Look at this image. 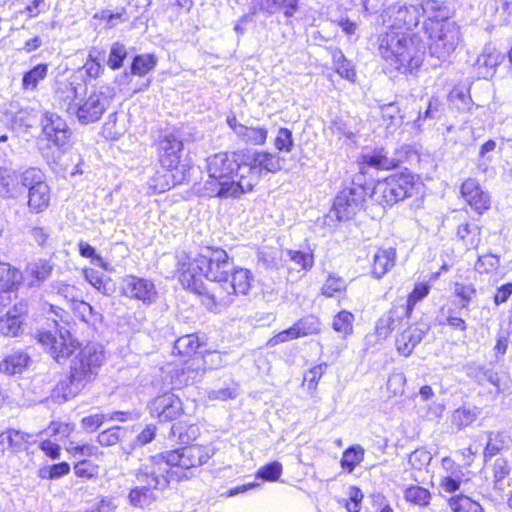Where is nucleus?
<instances>
[{
	"label": "nucleus",
	"mask_w": 512,
	"mask_h": 512,
	"mask_svg": "<svg viewBox=\"0 0 512 512\" xmlns=\"http://www.w3.org/2000/svg\"><path fill=\"white\" fill-rule=\"evenodd\" d=\"M178 278L184 288L202 297L212 311L229 307L238 295H247L253 276L250 270L234 268L222 248L203 247L192 257L185 251L176 254Z\"/></svg>",
	"instance_id": "obj_1"
},
{
	"label": "nucleus",
	"mask_w": 512,
	"mask_h": 512,
	"mask_svg": "<svg viewBox=\"0 0 512 512\" xmlns=\"http://www.w3.org/2000/svg\"><path fill=\"white\" fill-rule=\"evenodd\" d=\"M205 161L208 173V180L203 185L205 195L228 199L251 192V184L245 181L242 151L219 152Z\"/></svg>",
	"instance_id": "obj_2"
},
{
	"label": "nucleus",
	"mask_w": 512,
	"mask_h": 512,
	"mask_svg": "<svg viewBox=\"0 0 512 512\" xmlns=\"http://www.w3.org/2000/svg\"><path fill=\"white\" fill-rule=\"evenodd\" d=\"M84 87L72 82H60L55 91V103L69 116L76 117L84 125L99 121L115 97L114 88L101 85L87 96H82Z\"/></svg>",
	"instance_id": "obj_3"
},
{
	"label": "nucleus",
	"mask_w": 512,
	"mask_h": 512,
	"mask_svg": "<svg viewBox=\"0 0 512 512\" xmlns=\"http://www.w3.org/2000/svg\"><path fill=\"white\" fill-rule=\"evenodd\" d=\"M379 53L396 70L412 73L421 66L425 51L418 34H382Z\"/></svg>",
	"instance_id": "obj_4"
},
{
	"label": "nucleus",
	"mask_w": 512,
	"mask_h": 512,
	"mask_svg": "<svg viewBox=\"0 0 512 512\" xmlns=\"http://www.w3.org/2000/svg\"><path fill=\"white\" fill-rule=\"evenodd\" d=\"M213 454V450L207 446L189 445L151 456V458L157 466H160V463L166 465L167 479L171 482L188 479L186 471L206 464Z\"/></svg>",
	"instance_id": "obj_5"
},
{
	"label": "nucleus",
	"mask_w": 512,
	"mask_h": 512,
	"mask_svg": "<svg viewBox=\"0 0 512 512\" xmlns=\"http://www.w3.org/2000/svg\"><path fill=\"white\" fill-rule=\"evenodd\" d=\"M166 465L154 463L151 457L135 470V478L139 485L128 494L129 503L136 508L144 509L156 500L154 490L166 489L170 482L167 479Z\"/></svg>",
	"instance_id": "obj_6"
},
{
	"label": "nucleus",
	"mask_w": 512,
	"mask_h": 512,
	"mask_svg": "<svg viewBox=\"0 0 512 512\" xmlns=\"http://www.w3.org/2000/svg\"><path fill=\"white\" fill-rule=\"evenodd\" d=\"M242 155L245 181L251 184V191L263 174H275L282 170L284 159L278 153L246 149Z\"/></svg>",
	"instance_id": "obj_7"
},
{
	"label": "nucleus",
	"mask_w": 512,
	"mask_h": 512,
	"mask_svg": "<svg viewBox=\"0 0 512 512\" xmlns=\"http://www.w3.org/2000/svg\"><path fill=\"white\" fill-rule=\"evenodd\" d=\"M359 190V195L363 193L370 197L373 196L374 190H376L375 193L380 192L386 204L392 205L412 195L414 182L411 175H393L388 177L384 182L378 183L376 187H374L373 180L365 182L364 185H360ZM356 194H358V192L354 189V195Z\"/></svg>",
	"instance_id": "obj_8"
},
{
	"label": "nucleus",
	"mask_w": 512,
	"mask_h": 512,
	"mask_svg": "<svg viewBox=\"0 0 512 512\" xmlns=\"http://www.w3.org/2000/svg\"><path fill=\"white\" fill-rule=\"evenodd\" d=\"M104 361L102 347L97 344H88L72 359L70 374L86 388L97 378Z\"/></svg>",
	"instance_id": "obj_9"
},
{
	"label": "nucleus",
	"mask_w": 512,
	"mask_h": 512,
	"mask_svg": "<svg viewBox=\"0 0 512 512\" xmlns=\"http://www.w3.org/2000/svg\"><path fill=\"white\" fill-rule=\"evenodd\" d=\"M37 339L45 347L49 355L59 364H64L79 348L68 329L55 322L54 330L39 331Z\"/></svg>",
	"instance_id": "obj_10"
},
{
	"label": "nucleus",
	"mask_w": 512,
	"mask_h": 512,
	"mask_svg": "<svg viewBox=\"0 0 512 512\" xmlns=\"http://www.w3.org/2000/svg\"><path fill=\"white\" fill-rule=\"evenodd\" d=\"M41 124L47 140L52 142L57 148L65 150L71 138V131L65 120L56 113L46 112L43 115Z\"/></svg>",
	"instance_id": "obj_11"
},
{
	"label": "nucleus",
	"mask_w": 512,
	"mask_h": 512,
	"mask_svg": "<svg viewBox=\"0 0 512 512\" xmlns=\"http://www.w3.org/2000/svg\"><path fill=\"white\" fill-rule=\"evenodd\" d=\"M149 410L160 422L172 421L183 413V404L177 395L164 393L150 402Z\"/></svg>",
	"instance_id": "obj_12"
},
{
	"label": "nucleus",
	"mask_w": 512,
	"mask_h": 512,
	"mask_svg": "<svg viewBox=\"0 0 512 512\" xmlns=\"http://www.w3.org/2000/svg\"><path fill=\"white\" fill-rule=\"evenodd\" d=\"M121 290L126 297L142 301L145 304H151L157 298V291L151 280L133 275L123 278Z\"/></svg>",
	"instance_id": "obj_13"
},
{
	"label": "nucleus",
	"mask_w": 512,
	"mask_h": 512,
	"mask_svg": "<svg viewBox=\"0 0 512 512\" xmlns=\"http://www.w3.org/2000/svg\"><path fill=\"white\" fill-rule=\"evenodd\" d=\"M183 142L175 132L167 133L159 141V161L163 168L171 171L180 163Z\"/></svg>",
	"instance_id": "obj_14"
},
{
	"label": "nucleus",
	"mask_w": 512,
	"mask_h": 512,
	"mask_svg": "<svg viewBox=\"0 0 512 512\" xmlns=\"http://www.w3.org/2000/svg\"><path fill=\"white\" fill-rule=\"evenodd\" d=\"M458 43L457 34H429L427 40L430 55L441 61L453 53Z\"/></svg>",
	"instance_id": "obj_15"
},
{
	"label": "nucleus",
	"mask_w": 512,
	"mask_h": 512,
	"mask_svg": "<svg viewBox=\"0 0 512 512\" xmlns=\"http://www.w3.org/2000/svg\"><path fill=\"white\" fill-rule=\"evenodd\" d=\"M408 309L404 305H393L389 311L384 313L376 323L375 332L381 339H386L390 333L408 318Z\"/></svg>",
	"instance_id": "obj_16"
},
{
	"label": "nucleus",
	"mask_w": 512,
	"mask_h": 512,
	"mask_svg": "<svg viewBox=\"0 0 512 512\" xmlns=\"http://www.w3.org/2000/svg\"><path fill=\"white\" fill-rule=\"evenodd\" d=\"M397 251L394 247L378 248L372 256L370 274L375 279L383 278L396 264Z\"/></svg>",
	"instance_id": "obj_17"
},
{
	"label": "nucleus",
	"mask_w": 512,
	"mask_h": 512,
	"mask_svg": "<svg viewBox=\"0 0 512 512\" xmlns=\"http://www.w3.org/2000/svg\"><path fill=\"white\" fill-rule=\"evenodd\" d=\"M461 194L465 201L478 213L489 209L490 196L484 192L474 179H467L461 186Z\"/></svg>",
	"instance_id": "obj_18"
},
{
	"label": "nucleus",
	"mask_w": 512,
	"mask_h": 512,
	"mask_svg": "<svg viewBox=\"0 0 512 512\" xmlns=\"http://www.w3.org/2000/svg\"><path fill=\"white\" fill-rule=\"evenodd\" d=\"M130 13L123 8L115 10H102L93 17V25L95 29H115L119 24L130 21Z\"/></svg>",
	"instance_id": "obj_19"
},
{
	"label": "nucleus",
	"mask_w": 512,
	"mask_h": 512,
	"mask_svg": "<svg viewBox=\"0 0 512 512\" xmlns=\"http://www.w3.org/2000/svg\"><path fill=\"white\" fill-rule=\"evenodd\" d=\"M27 312L26 304L16 302L0 319V333L5 336H17L21 330V316Z\"/></svg>",
	"instance_id": "obj_20"
},
{
	"label": "nucleus",
	"mask_w": 512,
	"mask_h": 512,
	"mask_svg": "<svg viewBox=\"0 0 512 512\" xmlns=\"http://www.w3.org/2000/svg\"><path fill=\"white\" fill-rule=\"evenodd\" d=\"M83 389L85 387L69 373V376L55 385L51 392V398L57 403H63L76 397Z\"/></svg>",
	"instance_id": "obj_21"
},
{
	"label": "nucleus",
	"mask_w": 512,
	"mask_h": 512,
	"mask_svg": "<svg viewBox=\"0 0 512 512\" xmlns=\"http://www.w3.org/2000/svg\"><path fill=\"white\" fill-rule=\"evenodd\" d=\"M359 164V173L366 174L368 168L376 170H389L397 166V162L389 158L383 150L374 151L362 157Z\"/></svg>",
	"instance_id": "obj_22"
},
{
	"label": "nucleus",
	"mask_w": 512,
	"mask_h": 512,
	"mask_svg": "<svg viewBox=\"0 0 512 512\" xmlns=\"http://www.w3.org/2000/svg\"><path fill=\"white\" fill-rule=\"evenodd\" d=\"M503 56L492 47H485L476 60L478 74L483 78L492 77Z\"/></svg>",
	"instance_id": "obj_23"
},
{
	"label": "nucleus",
	"mask_w": 512,
	"mask_h": 512,
	"mask_svg": "<svg viewBox=\"0 0 512 512\" xmlns=\"http://www.w3.org/2000/svg\"><path fill=\"white\" fill-rule=\"evenodd\" d=\"M31 363L30 356L24 351H15L8 354L0 362V372L7 375L22 373Z\"/></svg>",
	"instance_id": "obj_24"
},
{
	"label": "nucleus",
	"mask_w": 512,
	"mask_h": 512,
	"mask_svg": "<svg viewBox=\"0 0 512 512\" xmlns=\"http://www.w3.org/2000/svg\"><path fill=\"white\" fill-rule=\"evenodd\" d=\"M424 331L416 326H411L404 330L396 338L397 350L404 356H409L413 349L421 342Z\"/></svg>",
	"instance_id": "obj_25"
},
{
	"label": "nucleus",
	"mask_w": 512,
	"mask_h": 512,
	"mask_svg": "<svg viewBox=\"0 0 512 512\" xmlns=\"http://www.w3.org/2000/svg\"><path fill=\"white\" fill-rule=\"evenodd\" d=\"M0 196L3 198H18L21 196L18 174L9 168L0 167Z\"/></svg>",
	"instance_id": "obj_26"
},
{
	"label": "nucleus",
	"mask_w": 512,
	"mask_h": 512,
	"mask_svg": "<svg viewBox=\"0 0 512 512\" xmlns=\"http://www.w3.org/2000/svg\"><path fill=\"white\" fill-rule=\"evenodd\" d=\"M201 362V360H192L183 368L176 370L175 383L181 386L199 381L205 373V369L202 368Z\"/></svg>",
	"instance_id": "obj_27"
},
{
	"label": "nucleus",
	"mask_w": 512,
	"mask_h": 512,
	"mask_svg": "<svg viewBox=\"0 0 512 512\" xmlns=\"http://www.w3.org/2000/svg\"><path fill=\"white\" fill-rule=\"evenodd\" d=\"M352 196V189H344L335 198L333 208L330 212L331 217H335L338 221H348L351 218L352 210L350 204V197Z\"/></svg>",
	"instance_id": "obj_28"
},
{
	"label": "nucleus",
	"mask_w": 512,
	"mask_h": 512,
	"mask_svg": "<svg viewBox=\"0 0 512 512\" xmlns=\"http://www.w3.org/2000/svg\"><path fill=\"white\" fill-rule=\"evenodd\" d=\"M50 202V188L47 183L40 184V186L28 193V207L31 212L39 213L44 211Z\"/></svg>",
	"instance_id": "obj_29"
},
{
	"label": "nucleus",
	"mask_w": 512,
	"mask_h": 512,
	"mask_svg": "<svg viewBox=\"0 0 512 512\" xmlns=\"http://www.w3.org/2000/svg\"><path fill=\"white\" fill-rule=\"evenodd\" d=\"M200 435V429L196 424L178 422L172 425L170 437L180 444H189Z\"/></svg>",
	"instance_id": "obj_30"
},
{
	"label": "nucleus",
	"mask_w": 512,
	"mask_h": 512,
	"mask_svg": "<svg viewBox=\"0 0 512 512\" xmlns=\"http://www.w3.org/2000/svg\"><path fill=\"white\" fill-rule=\"evenodd\" d=\"M237 137L245 144L262 146L266 143L268 130L264 127H249L244 125L237 131Z\"/></svg>",
	"instance_id": "obj_31"
},
{
	"label": "nucleus",
	"mask_w": 512,
	"mask_h": 512,
	"mask_svg": "<svg viewBox=\"0 0 512 512\" xmlns=\"http://www.w3.org/2000/svg\"><path fill=\"white\" fill-rule=\"evenodd\" d=\"M72 310L81 321L91 326H95L103 320L102 314L85 301H74Z\"/></svg>",
	"instance_id": "obj_32"
},
{
	"label": "nucleus",
	"mask_w": 512,
	"mask_h": 512,
	"mask_svg": "<svg viewBox=\"0 0 512 512\" xmlns=\"http://www.w3.org/2000/svg\"><path fill=\"white\" fill-rule=\"evenodd\" d=\"M44 183H46L45 176L38 168H29L22 174H18V186L21 187V196L25 193L26 189H28L29 193L32 191V188L35 189Z\"/></svg>",
	"instance_id": "obj_33"
},
{
	"label": "nucleus",
	"mask_w": 512,
	"mask_h": 512,
	"mask_svg": "<svg viewBox=\"0 0 512 512\" xmlns=\"http://www.w3.org/2000/svg\"><path fill=\"white\" fill-rule=\"evenodd\" d=\"M457 236L464 242L468 249H475L481 242V228L476 224H461L458 226Z\"/></svg>",
	"instance_id": "obj_34"
},
{
	"label": "nucleus",
	"mask_w": 512,
	"mask_h": 512,
	"mask_svg": "<svg viewBox=\"0 0 512 512\" xmlns=\"http://www.w3.org/2000/svg\"><path fill=\"white\" fill-rule=\"evenodd\" d=\"M260 4L269 13L283 9V16L286 20L292 17L297 9V0H261Z\"/></svg>",
	"instance_id": "obj_35"
},
{
	"label": "nucleus",
	"mask_w": 512,
	"mask_h": 512,
	"mask_svg": "<svg viewBox=\"0 0 512 512\" xmlns=\"http://www.w3.org/2000/svg\"><path fill=\"white\" fill-rule=\"evenodd\" d=\"M30 435L15 429H8L0 434V446L7 445L13 450L21 449L26 443Z\"/></svg>",
	"instance_id": "obj_36"
},
{
	"label": "nucleus",
	"mask_w": 512,
	"mask_h": 512,
	"mask_svg": "<svg viewBox=\"0 0 512 512\" xmlns=\"http://www.w3.org/2000/svg\"><path fill=\"white\" fill-rule=\"evenodd\" d=\"M404 498L407 502H410L419 506H427L431 499L430 492L421 486L412 485L405 489Z\"/></svg>",
	"instance_id": "obj_37"
},
{
	"label": "nucleus",
	"mask_w": 512,
	"mask_h": 512,
	"mask_svg": "<svg viewBox=\"0 0 512 512\" xmlns=\"http://www.w3.org/2000/svg\"><path fill=\"white\" fill-rule=\"evenodd\" d=\"M199 347L198 337L194 334L179 337L174 343V351L183 356H190L196 353Z\"/></svg>",
	"instance_id": "obj_38"
},
{
	"label": "nucleus",
	"mask_w": 512,
	"mask_h": 512,
	"mask_svg": "<svg viewBox=\"0 0 512 512\" xmlns=\"http://www.w3.org/2000/svg\"><path fill=\"white\" fill-rule=\"evenodd\" d=\"M157 59L153 54L137 55L134 57L131 72L134 75L144 76L156 66Z\"/></svg>",
	"instance_id": "obj_39"
},
{
	"label": "nucleus",
	"mask_w": 512,
	"mask_h": 512,
	"mask_svg": "<svg viewBox=\"0 0 512 512\" xmlns=\"http://www.w3.org/2000/svg\"><path fill=\"white\" fill-rule=\"evenodd\" d=\"M495 19L498 26H504L512 22V0H494Z\"/></svg>",
	"instance_id": "obj_40"
},
{
	"label": "nucleus",
	"mask_w": 512,
	"mask_h": 512,
	"mask_svg": "<svg viewBox=\"0 0 512 512\" xmlns=\"http://www.w3.org/2000/svg\"><path fill=\"white\" fill-rule=\"evenodd\" d=\"M449 506L453 512H483L479 503L464 495L452 497Z\"/></svg>",
	"instance_id": "obj_41"
},
{
	"label": "nucleus",
	"mask_w": 512,
	"mask_h": 512,
	"mask_svg": "<svg viewBox=\"0 0 512 512\" xmlns=\"http://www.w3.org/2000/svg\"><path fill=\"white\" fill-rule=\"evenodd\" d=\"M380 114L387 128H396L402 123L403 116L396 103H389L380 107Z\"/></svg>",
	"instance_id": "obj_42"
},
{
	"label": "nucleus",
	"mask_w": 512,
	"mask_h": 512,
	"mask_svg": "<svg viewBox=\"0 0 512 512\" xmlns=\"http://www.w3.org/2000/svg\"><path fill=\"white\" fill-rule=\"evenodd\" d=\"M454 295L461 299V308L467 309L469 303L475 298L477 290L471 283L455 282L453 285Z\"/></svg>",
	"instance_id": "obj_43"
},
{
	"label": "nucleus",
	"mask_w": 512,
	"mask_h": 512,
	"mask_svg": "<svg viewBox=\"0 0 512 512\" xmlns=\"http://www.w3.org/2000/svg\"><path fill=\"white\" fill-rule=\"evenodd\" d=\"M47 70L48 68L46 64H39L25 73L22 80L24 89L36 88L39 81L46 77Z\"/></svg>",
	"instance_id": "obj_44"
},
{
	"label": "nucleus",
	"mask_w": 512,
	"mask_h": 512,
	"mask_svg": "<svg viewBox=\"0 0 512 512\" xmlns=\"http://www.w3.org/2000/svg\"><path fill=\"white\" fill-rule=\"evenodd\" d=\"M174 185L170 172H156L149 181V187L154 193H163Z\"/></svg>",
	"instance_id": "obj_45"
},
{
	"label": "nucleus",
	"mask_w": 512,
	"mask_h": 512,
	"mask_svg": "<svg viewBox=\"0 0 512 512\" xmlns=\"http://www.w3.org/2000/svg\"><path fill=\"white\" fill-rule=\"evenodd\" d=\"M127 430L123 427H112L99 433L97 441L101 446H112L125 437Z\"/></svg>",
	"instance_id": "obj_46"
},
{
	"label": "nucleus",
	"mask_w": 512,
	"mask_h": 512,
	"mask_svg": "<svg viewBox=\"0 0 512 512\" xmlns=\"http://www.w3.org/2000/svg\"><path fill=\"white\" fill-rule=\"evenodd\" d=\"M295 326L299 332L300 337L316 334L320 330L319 321L313 315H308L299 319L295 323Z\"/></svg>",
	"instance_id": "obj_47"
},
{
	"label": "nucleus",
	"mask_w": 512,
	"mask_h": 512,
	"mask_svg": "<svg viewBox=\"0 0 512 512\" xmlns=\"http://www.w3.org/2000/svg\"><path fill=\"white\" fill-rule=\"evenodd\" d=\"M20 283V273L9 264L0 262V288Z\"/></svg>",
	"instance_id": "obj_48"
},
{
	"label": "nucleus",
	"mask_w": 512,
	"mask_h": 512,
	"mask_svg": "<svg viewBox=\"0 0 512 512\" xmlns=\"http://www.w3.org/2000/svg\"><path fill=\"white\" fill-rule=\"evenodd\" d=\"M500 266V258L494 254H485L478 257L475 270L479 273H490Z\"/></svg>",
	"instance_id": "obj_49"
},
{
	"label": "nucleus",
	"mask_w": 512,
	"mask_h": 512,
	"mask_svg": "<svg viewBox=\"0 0 512 512\" xmlns=\"http://www.w3.org/2000/svg\"><path fill=\"white\" fill-rule=\"evenodd\" d=\"M30 274L39 282L45 281L51 275L53 265L48 260H39L29 265Z\"/></svg>",
	"instance_id": "obj_50"
},
{
	"label": "nucleus",
	"mask_w": 512,
	"mask_h": 512,
	"mask_svg": "<svg viewBox=\"0 0 512 512\" xmlns=\"http://www.w3.org/2000/svg\"><path fill=\"white\" fill-rule=\"evenodd\" d=\"M69 472L70 465L67 462H61L42 468L39 472V476L43 479H57L67 475Z\"/></svg>",
	"instance_id": "obj_51"
},
{
	"label": "nucleus",
	"mask_w": 512,
	"mask_h": 512,
	"mask_svg": "<svg viewBox=\"0 0 512 512\" xmlns=\"http://www.w3.org/2000/svg\"><path fill=\"white\" fill-rule=\"evenodd\" d=\"M85 276L87 281L103 295H111L113 293V286L98 275L96 271H86Z\"/></svg>",
	"instance_id": "obj_52"
},
{
	"label": "nucleus",
	"mask_w": 512,
	"mask_h": 512,
	"mask_svg": "<svg viewBox=\"0 0 512 512\" xmlns=\"http://www.w3.org/2000/svg\"><path fill=\"white\" fill-rule=\"evenodd\" d=\"M430 291V286L427 283H418L415 285L413 291L409 294L407 304L404 305L408 309V314L412 311L415 304L424 299Z\"/></svg>",
	"instance_id": "obj_53"
},
{
	"label": "nucleus",
	"mask_w": 512,
	"mask_h": 512,
	"mask_svg": "<svg viewBox=\"0 0 512 512\" xmlns=\"http://www.w3.org/2000/svg\"><path fill=\"white\" fill-rule=\"evenodd\" d=\"M287 256L301 270H308L313 266L314 260L312 253L288 250Z\"/></svg>",
	"instance_id": "obj_54"
},
{
	"label": "nucleus",
	"mask_w": 512,
	"mask_h": 512,
	"mask_svg": "<svg viewBox=\"0 0 512 512\" xmlns=\"http://www.w3.org/2000/svg\"><path fill=\"white\" fill-rule=\"evenodd\" d=\"M282 473V464L274 461L261 467L257 472V477L266 481H276Z\"/></svg>",
	"instance_id": "obj_55"
},
{
	"label": "nucleus",
	"mask_w": 512,
	"mask_h": 512,
	"mask_svg": "<svg viewBox=\"0 0 512 512\" xmlns=\"http://www.w3.org/2000/svg\"><path fill=\"white\" fill-rule=\"evenodd\" d=\"M274 145L278 151L290 152L294 146L292 132L287 128H280Z\"/></svg>",
	"instance_id": "obj_56"
},
{
	"label": "nucleus",
	"mask_w": 512,
	"mask_h": 512,
	"mask_svg": "<svg viewBox=\"0 0 512 512\" xmlns=\"http://www.w3.org/2000/svg\"><path fill=\"white\" fill-rule=\"evenodd\" d=\"M476 420V413L466 408H459L453 413L452 421L459 429L470 425Z\"/></svg>",
	"instance_id": "obj_57"
},
{
	"label": "nucleus",
	"mask_w": 512,
	"mask_h": 512,
	"mask_svg": "<svg viewBox=\"0 0 512 512\" xmlns=\"http://www.w3.org/2000/svg\"><path fill=\"white\" fill-rule=\"evenodd\" d=\"M126 48L124 45L115 43L112 45L109 58H108V65L112 69H118L122 66V63L126 57Z\"/></svg>",
	"instance_id": "obj_58"
},
{
	"label": "nucleus",
	"mask_w": 512,
	"mask_h": 512,
	"mask_svg": "<svg viewBox=\"0 0 512 512\" xmlns=\"http://www.w3.org/2000/svg\"><path fill=\"white\" fill-rule=\"evenodd\" d=\"M346 287V282L341 277L330 275L326 280L325 284L321 288L323 295L332 297L334 293L339 292Z\"/></svg>",
	"instance_id": "obj_59"
},
{
	"label": "nucleus",
	"mask_w": 512,
	"mask_h": 512,
	"mask_svg": "<svg viewBox=\"0 0 512 512\" xmlns=\"http://www.w3.org/2000/svg\"><path fill=\"white\" fill-rule=\"evenodd\" d=\"M79 253L82 257L90 258L93 264H96L104 269H107V263L104 259L98 255L95 251V248L92 247L89 243L80 241L79 244Z\"/></svg>",
	"instance_id": "obj_60"
},
{
	"label": "nucleus",
	"mask_w": 512,
	"mask_h": 512,
	"mask_svg": "<svg viewBox=\"0 0 512 512\" xmlns=\"http://www.w3.org/2000/svg\"><path fill=\"white\" fill-rule=\"evenodd\" d=\"M326 368L327 364L321 363L309 369L304 375L303 384L306 383L309 389L316 388L318 381L324 374Z\"/></svg>",
	"instance_id": "obj_61"
},
{
	"label": "nucleus",
	"mask_w": 512,
	"mask_h": 512,
	"mask_svg": "<svg viewBox=\"0 0 512 512\" xmlns=\"http://www.w3.org/2000/svg\"><path fill=\"white\" fill-rule=\"evenodd\" d=\"M406 377L402 372H393L387 380V389L393 395H401L404 392Z\"/></svg>",
	"instance_id": "obj_62"
},
{
	"label": "nucleus",
	"mask_w": 512,
	"mask_h": 512,
	"mask_svg": "<svg viewBox=\"0 0 512 512\" xmlns=\"http://www.w3.org/2000/svg\"><path fill=\"white\" fill-rule=\"evenodd\" d=\"M510 473L508 461L504 458H497L493 464V477L495 485H499Z\"/></svg>",
	"instance_id": "obj_63"
},
{
	"label": "nucleus",
	"mask_w": 512,
	"mask_h": 512,
	"mask_svg": "<svg viewBox=\"0 0 512 512\" xmlns=\"http://www.w3.org/2000/svg\"><path fill=\"white\" fill-rule=\"evenodd\" d=\"M432 460L431 454L424 449H417L409 456V463L416 469H422Z\"/></svg>",
	"instance_id": "obj_64"
}]
</instances>
